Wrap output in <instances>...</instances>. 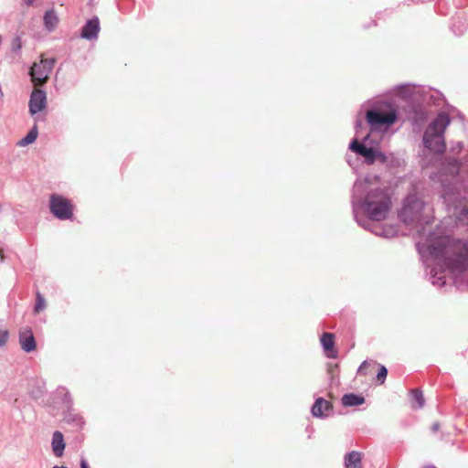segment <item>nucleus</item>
<instances>
[{
  "label": "nucleus",
  "instance_id": "32",
  "mask_svg": "<svg viewBox=\"0 0 468 468\" xmlns=\"http://www.w3.org/2000/svg\"><path fill=\"white\" fill-rule=\"evenodd\" d=\"M34 0H27V4H31Z\"/></svg>",
  "mask_w": 468,
  "mask_h": 468
},
{
  "label": "nucleus",
  "instance_id": "13",
  "mask_svg": "<svg viewBox=\"0 0 468 468\" xmlns=\"http://www.w3.org/2000/svg\"><path fill=\"white\" fill-rule=\"evenodd\" d=\"M333 409L332 403L324 399L323 398H319L315 400L314 404L312 408V413L315 417H324L327 416L328 412Z\"/></svg>",
  "mask_w": 468,
  "mask_h": 468
},
{
  "label": "nucleus",
  "instance_id": "30",
  "mask_svg": "<svg viewBox=\"0 0 468 468\" xmlns=\"http://www.w3.org/2000/svg\"><path fill=\"white\" fill-rule=\"evenodd\" d=\"M423 468H436V467H435V466H433V465H426V466H424Z\"/></svg>",
  "mask_w": 468,
  "mask_h": 468
},
{
  "label": "nucleus",
  "instance_id": "12",
  "mask_svg": "<svg viewBox=\"0 0 468 468\" xmlns=\"http://www.w3.org/2000/svg\"><path fill=\"white\" fill-rule=\"evenodd\" d=\"M350 149L365 157L370 163L375 161L376 153L372 148H367L364 144L357 142V140H354L350 144Z\"/></svg>",
  "mask_w": 468,
  "mask_h": 468
},
{
  "label": "nucleus",
  "instance_id": "6",
  "mask_svg": "<svg viewBox=\"0 0 468 468\" xmlns=\"http://www.w3.org/2000/svg\"><path fill=\"white\" fill-rule=\"evenodd\" d=\"M423 202L414 196L406 198L404 206L400 211V218L406 224L419 222L423 210Z\"/></svg>",
  "mask_w": 468,
  "mask_h": 468
},
{
  "label": "nucleus",
  "instance_id": "28",
  "mask_svg": "<svg viewBox=\"0 0 468 468\" xmlns=\"http://www.w3.org/2000/svg\"><path fill=\"white\" fill-rule=\"evenodd\" d=\"M80 468H89V465L85 460H82L80 463Z\"/></svg>",
  "mask_w": 468,
  "mask_h": 468
},
{
  "label": "nucleus",
  "instance_id": "20",
  "mask_svg": "<svg viewBox=\"0 0 468 468\" xmlns=\"http://www.w3.org/2000/svg\"><path fill=\"white\" fill-rule=\"evenodd\" d=\"M48 306L47 301L45 300L44 296L39 292H37L36 293V303L34 306V313L39 314L40 312L44 311Z\"/></svg>",
  "mask_w": 468,
  "mask_h": 468
},
{
  "label": "nucleus",
  "instance_id": "10",
  "mask_svg": "<svg viewBox=\"0 0 468 468\" xmlns=\"http://www.w3.org/2000/svg\"><path fill=\"white\" fill-rule=\"evenodd\" d=\"M320 341L326 356L330 358H336L337 350L335 348V335L333 333H324Z\"/></svg>",
  "mask_w": 468,
  "mask_h": 468
},
{
  "label": "nucleus",
  "instance_id": "11",
  "mask_svg": "<svg viewBox=\"0 0 468 468\" xmlns=\"http://www.w3.org/2000/svg\"><path fill=\"white\" fill-rule=\"evenodd\" d=\"M100 31V22L97 17L89 20L81 30V37L86 39L96 38Z\"/></svg>",
  "mask_w": 468,
  "mask_h": 468
},
{
  "label": "nucleus",
  "instance_id": "27",
  "mask_svg": "<svg viewBox=\"0 0 468 468\" xmlns=\"http://www.w3.org/2000/svg\"><path fill=\"white\" fill-rule=\"evenodd\" d=\"M440 429V424L438 422H435L431 425V430L433 431V432H436L438 431Z\"/></svg>",
  "mask_w": 468,
  "mask_h": 468
},
{
  "label": "nucleus",
  "instance_id": "31",
  "mask_svg": "<svg viewBox=\"0 0 468 468\" xmlns=\"http://www.w3.org/2000/svg\"><path fill=\"white\" fill-rule=\"evenodd\" d=\"M53 468H67L66 466H54Z\"/></svg>",
  "mask_w": 468,
  "mask_h": 468
},
{
  "label": "nucleus",
  "instance_id": "16",
  "mask_svg": "<svg viewBox=\"0 0 468 468\" xmlns=\"http://www.w3.org/2000/svg\"><path fill=\"white\" fill-rule=\"evenodd\" d=\"M362 453L353 451L345 456L346 468H363L362 466Z\"/></svg>",
  "mask_w": 468,
  "mask_h": 468
},
{
  "label": "nucleus",
  "instance_id": "8",
  "mask_svg": "<svg viewBox=\"0 0 468 468\" xmlns=\"http://www.w3.org/2000/svg\"><path fill=\"white\" fill-rule=\"evenodd\" d=\"M47 104L48 101L46 92L41 89L35 88L30 95L28 102L30 114L34 115L44 111Z\"/></svg>",
  "mask_w": 468,
  "mask_h": 468
},
{
  "label": "nucleus",
  "instance_id": "29",
  "mask_svg": "<svg viewBox=\"0 0 468 468\" xmlns=\"http://www.w3.org/2000/svg\"><path fill=\"white\" fill-rule=\"evenodd\" d=\"M4 258L5 257H4V254H3V250H2V249H0V259H1V261H3Z\"/></svg>",
  "mask_w": 468,
  "mask_h": 468
},
{
  "label": "nucleus",
  "instance_id": "18",
  "mask_svg": "<svg viewBox=\"0 0 468 468\" xmlns=\"http://www.w3.org/2000/svg\"><path fill=\"white\" fill-rule=\"evenodd\" d=\"M364 402V397L356 394H346L342 398V403L346 407L358 406Z\"/></svg>",
  "mask_w": 468,
  "mask_h": 468
},
{
  "label": "nucleus",
  "instance_id": "19",
  "mask_svg": "<svg viewBox=\"0 0 468 468\" xmlns=\"http://www.w3.org/2000/svg\"><path fill=\"white\" fill-rule=\"evenodd\" d=\"M37 137V126H34L29 133L19 141V145L26 146L36 141Z\"/></svg>",
  "mask_w": 468,
  "mask_h": 468
},
{
  "label": "nucleus",
  "instance_id": "25",
  "mask_svg": "<svg viewBox=\"0 0 468 468\" xmlns=\"http://www.w3.org/2000/svg\"><path fill=\"white\" fill-rule=\"evenodd\" d=\"M443 197L445 199V202H447V203H450V202H452L453 200L452 195L450 192H448V191L444 192Z\"/></svg>",
  "mask_w": 468,
  "mask_h": 468
},
{
  "label": "nucleus",
  "instance_id": "22",
  "mask_svg": "<svg viewBox=\"0 0 468 468\" xmlns=\"http://www.w3.org/2000/svg\"><path fill=\"white\" fill-rule=\"evenodd\" d=\"M388 375V369L384 366H380L378 373L377 375V379L380 384H383L385 382V379Z\"/></svg>",
  "mask_w": 468,
  "mask_h": 468
},
{
  "label": "nucleus",
  "instance_id": "26",
  "mask_svg": "<svg viewBox=\"0 0 468 468\" xmlns=\"http://www.w3.org/2000/svg\"><path fill=\"white\" fill-rule=\"evenodd\" d=\"M13 47H14V48H16V49L21 48L20 39L18 37L15 39V41L13 43Z\"/></svg>",
  "mask_w": 468,
  "mask_h": 468
},
{
  "label": "nucleus",
  "instance_id": "7",
  "mask_svg": "<svg viewBox=\"0 0 468 468\" xmlns=\"http://www.w3.org/2000/svg\"><path fill=\"white\" fill-rule=\"evenodd\" d=\"M397 116L393 112L368 111L367 112V121L371 125L372 130L378 129L384 125L389 126L395 122Z\"/></svg>",
  "mask_w": 468,
  "mask_h": 468
},
{
  "label": "nucleus",
  "instance_id": "5",
  "mask_svg": "<svg viewBox=\"0 0 468 468\" xmlns=\"http://www.w3.org/2000/svg\"><path fill=\"white\" fill-rule=\"evenodd\" d=\"M55 65L54 58H44L41 55L39 62H35L29 70L31 80L36 87L44 85L49 79V75Z\"/></svg>",
  "mask_w": 468,
  "mask_h": 468
},
{
  "label": "nucleus",
  "instance_id": "21",
  "mask_svg": "<svg viewBox=\"0 0 468 468\" xmlns=\"http://www.w3.org/2000/svg\"><path fill=\"white\" fill-rule=\"evenodd\" d=\"M411 395L416 403L415 405H412V407L416 409L422 408L425 402L422 392L419 389H412Z\"/></svg>",
  "mask_w": 468,
  "mask_h": 468
},
{
  "label": "nucleus",
  "instance_id": "17",
  "mask_svg": "<svg viewBox=\"0 0 468 468\" xmlns=\"http://www.w3.org/2000/svg\"><path fill=\"white\" fill-rule=\"evenodd\" d=\"M58 24V17L53 9L48 10L44 16V25L49 31L54 30Z\"/></svg>",
  "mask_w": 468,
  "mask_h": 468
},
{
  "label": "nucleus",
  "instance_id": "15",
  "mask_svg": "<svg viewBox=\"0 0 468 468\" xmlns=\"http://www.w3.org/2000/svg\"><path fill=\"white\" fill-rule=\"evenodd\" d=\"M51 445L54 454L57 457H61L63 455L66 444L64 441L63 434L60 431H57L53 433Z\"/></svg>",
  "mask_w": 468,
  "mask_h": 468
},
{
  "label": "nucleus",
  "instance_id": "23",
  "mask_svg": "<svg viewBox=\"0 0 468 468\" xmlns=\"http://www.w3.org/2000/svg\"><path fill=\"white\" fill-rule=\"evenodd\" d=\"M9 337L7 330H0V347L5 346Z\"/></svg>",
  "mask_w": 468,
  "mask_h": 468
},
{
  "label": "nucleus",
  "instance_id": "14",
  "mask_svg": "<svg viewBox=\"0 0 468 468\" xmlns=\"http://www.w3.org/2000/svg\"><path fill=\"white\" fill-rule=\"evenodd\" d=\"M453 216L458 221L463 224L468 223V205L464 198L458 199V203L454 205Z\"/></svg>",
  "mask_w": 468,
  "mask_h": 468
},
{
  "label": "nucleus",
  "instance_id": "1",
  "mask_svg": "<svg viewBox=\"0 0 468 468\" xmlns=\"http://www.w3.org/2000/svg\"><path fill=\"white\" fill-rule=\"evenodd\" d=\"M430 254L452 271L463 272L468 268V246L450 236L437 237L429 245Z\"/></svg>",
  "mask_w": 468,
  "mask_h": 468
},
{
  "label": "nucleus",
  "instance_id": "2",
  "mask_svg": "<svg viewBox=\"0 0 468 468\" xmlns=\"http://www.w3.org/2000/svg\"><path fill=\"white\" fill-rule=\"evenodd\" d=\"M390 206V197L382 188L371 189L364 200V210L368 218L373 220L386 218Z\"/></svg>",
  "mask_w": 468,
  "mask_h": 468
},
{
  "label": "nucleus",
  "instance_id": "24",
  "mask_svg": "<svg viewBox=\"0 0 468 468\" xmlns=\"http://www.w3.org/2000/svg\"><path fill=\"white\" fill-rule=\"evenodd\" d=\"M371 364L369 362L364 361L358 368V373L361 375H367V369L369 368Z\"/></svg>",
  "mask_w": 468,
  "mask_h": 468
},
{
  "label": "nucleus",
  "instance_id": "3",
  "mask_svg": "<svg viewBox=\"0 0 468 468\" xmlns=\"http://www.w3.org/2000/svg\"><path fill=\"white\" fill-rule=\"evenodd\" d=\"M450 118L445 113H440L427 127L423 141L427 148L435 153H443L445 150L444 132L450 124Z\"/></svg>",
  "mask_w": 468,
  "mask_h": 468
},
{
  "label": "nucleus",
  "instance_id": "4",
  "mask_svg": "<svg viewBox=\"0 0 468 468\" xmlns=\"http://www.w3.org/2000/svg\"><path fill=\"white\" fill-rule=\"evenodd\" d=\"M49 210L57 218L67 220L73 218L74 206L67 197L52 194L49 197Z\"/></svg>",
  "mask_w": 468,
  "mask_h": 468
},
{
  "label": "nucleus",
  "instance_id": "9",
  "mask_svg": "<svg viewBox=\"0 0 468 468\" xmlns=\"http://www.w3.org/2000/svg\"><path fill=\"white\" fill-rule=\"evenodd\" d=\"M18 336L19 345L23 351L30 353L37 349V343L33 335V331L29 326L22 327L19 330Z\"/></svg>",
  "mask_w": 468,
  "mask_h": 468
}]
</instances>
